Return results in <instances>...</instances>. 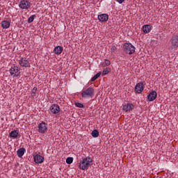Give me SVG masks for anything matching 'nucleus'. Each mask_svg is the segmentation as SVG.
<instances>
[{
	"label": "nucleus",
	"mask_w": 178,
	"mask_h": 178,
	"mask_svg": "<svg viewBox=\"0 0 178 178\" xmlns=\"http://www.w3.org/2000/svg\"><path fill=\"white\" fill-rule=\"evenodd\" d=\"M36 92H37V87H34L32 90L31 97H35Z\"/></svg>",
	"instance_id": "nucleus-26"
},
{
	"label": "nucleus",
	"mask_w": 178,
	"mask_h": 178,
	"mask_svg": "<svg viewBox=\"0 0 178 178\" xmlns=\"http://www.w3.org/2000/svg\"><path fill=\"white\" fill-rule=\"evenodd\" d=\"M142 91H144V83L143 82H139L136 83L135 86V92L141 94Z\"/></svg>",
	"instance_id": "nucleus-8"
},
{
	"label": "nucleus",
	"mask_w": 178,
	"mask_h": 178,
	"mask_svg": "<svg viewBox=\"0 0 178 178\" xmlns=\"http://www.w3.org/2000/svg\"><path fill=\"white\" fill-rule=\"evenodd\" d=\"M134 109V105L133 104L127 103L122 105V111L124 112H130Z\"/></svg>",
	"instance_id": "nucleus-9"
},
{
	"label": "nucleus",
	"mask_w": 178,
	"mask_h": 178,
	"mask_svg": "<svg viewBox=\"0 0 178 178\" xmlns=\"http://www.w3.org/2000/svg\"><path fill=\"white\" fill-rule=\"evenodd\" d=\"M20 73V68H19V67L16 65L11 67V68L10 69V74L13 78L19 77Z\"/></svg>",
	"instance_id": "nucleus-5"
},
{
	"label": "nucleus",
	"mask_w": 178,
	"mask_h": 178,
	"mask_svg": "<svg viewBox=\"0 0 178 178\" xmlns=\"http://www.w3.org/2000/svg\"><path fill=\"white\" fill-rule=\"evenodd\" d=\"M151 25L146 24L143 26V31L145 34H148V33L151 32Z\"/></svg>",
	"instance_id": "nucleus-17"
},
{
	"label": "nucleus",
	"mask_w": 178,
	"mask_h": 178,
	"mask_svg": "<svg viewBox=\"0 0 178 178\" xmlns=\"http://www.w3.org/2000/svg\"><path fill=\"white\" fill-rule=\"evenodd\" d=\"M1 27L2 29H9L10 27V22L8 21V20H4L2 21L1 23Z\"/></svg>",
	"instance_id": "nucleus-15"
},
{
	"label": "nucleus",
	"mask_w": 178,
	"mask_h": 178,
	"mask_svg": "<svg viewBox=\"0 0 178 178\" xmlns=\"http://www.w3.org/2000/svg\"><path fill=\"white\" fill-rule=\"evenodd\" d=\"M99 22H105L109 19V15L108 14H100L97 16Z\"/></svg>",
	"instance_id": "nucleus-11"
},
{
	"label": "nucleus",
	"mask_w": 178,
	"mask_h": 178,
	"mask_svg": "<svg viewBox=\"0 0 178 178\" xmlns=\"http://www.w3.org/2000/svg\"><path fill=\"white\" fill-rule=\"evenodd\" d=\"M76 108H84V105L81 103H75Z\"/></svg>",
	"instance_id": "nucleus-27"
},
{
	"label": "nucleus",
	"mask_w": 178,
	"mask_h": 178,
	"mask_svg": "<svg viewBox=\"0 0 178 178\" xmlns=\"http://www.w3.org/2000/svg\"><path fill=\"white\" fill-rule=\"evenodd\" d=\"M117 2H118V3H122V2H124V0H117Z\"/></svg>",
	"instance_id": "nucleus-29"
},
{
	"label": "nucleus",
	"mask_w": 178,
	"mask_h": 178,
	"mask_svg": "<svg viewBox=\"0 0 178 178\" xmlns=\"http://www.w3.org/2000/svg\"><path fill=\"white\" fill-rule=\"evenodd\" d=\"M19 65L21 67H30V61L26 58H21L19 60Z\"/></svg>",
	"instance_id": "nucleus-7"
},
{
	"label": "nucleus",
	"mask_w": 178,
	"mask_h": 178,
	"mask_svg": "<svg viewBox=\"0 0 178 178\" xmlns=\"http://www.w3.org/2000/svg\"><path fill=\"white\" fill-rule=\"evenodd\" d=\"M101 74H102V73L98 72L97 74H95L92 79H91V81H95L97 80V79L98 77H99V76H101Z\"/></svg>",
	"instance_id": "nucleus-21"
},
{
	"label": "nucleus",
	"mask_w": 178,
	"mask_h": 178,
	"mask_svg": "<svg viewBox=\"0 0 178 178\" xmlns=\"http://www.w3.org/2000/svg\"><path fill=\"white\" fill-rule=\"evenodd\" d=\"M124 51L129 55H133L136 52V47L131 43H124L123 45Z\"/></svg>",
	"instance_id": "nucleus-3"
},
{
	"label": "nucleus",
	"mask_w": 178,
	"mask_h": 178,
	"mask_svg": "<svg viewBox=\"0 0 178 178\" xmlns=\"http://www.w3.org/2000/svg\"><path fill=\"white\" fill-rule=\"evenodd\" d=\"M91 165H92V159L88 156L83 159L82 161H80L79 166L81 170H87V169H88Z\"/></svg>",
	"instance_id": "nucleus-1"
},
{
	"label": "nucleus",
	"mask_w": 178,
	"mask_h": 178,
	"mask_svg": "<svg viewBox=\"0 0 178 178\" xmlns=\"http://www.w3.org/2000/svg\"><path fill=\"white\" fill-rule=\"evenodd\" d=\"M35 163H42L44 157L40 154H35L33 157Z\"/></svg>",
	"instance_id": "nucleus-13"
},
{
	"label": "nucleus",
	"mask_w": 178,
	"mask_h": 178,
	"mask_svg": "<svg viewBox=\"0 0 178 178\" xmlns=\"http://www.w3.org/2000/svg\"><path fill=\"white\" fill-rule=\"evenodd\" d=\"M116 51H118V48L116 47V46L113 45L111 48V54H115L116 52Z\"/></svg>",
	"instance_id": "nucleus-23"
},
{
	"label": "nucleus",
	"mask_w": 178,
	"mask_h": 178,
	"mask_svg": "<svg viewBox=\"0 0 178 178\" xmlns=\"http://www.w3.org/2000/svg\"><path fill=\"white\" fill-rule=\"evenodd\" d=\"M104 62H105L106 66H109L111 65V60H109L108 59H105Z\"/></svg>",
	"instance_id": "nucleus-28"
},
{
	"label": "nucleus",
	"mask_w": 178,
	"mask_h": 178,
	"mask_svg": "<svg viewBox=\"0 0 178 178\" xmlns=\"http://www.w3.org/2000/svg\"><path fill=\"white\" fill-rule=\"evenodd\" d=\"M38 130L40 134H45V133L48 131V124L45 123L44 121L39 123Z\"/></svg>",
	"instance_id": "nucleus-4"
},
{
	"label": "nucleus",
	"mask_w": 178,
	"mask_h": 178,
	"mask_svg": "<svg viewBox=\"0 0 178 178\" xmlns=\"http://www.w3.org/2000/svg\"><path fill=\"white\" fill-rule=\"evenodd\" d=\"M110 70H111V69H109V68L104 69L102 72V76H105V75L108 74V73H109Z\"/></svg>",
	"instance_id": "nucleus-24"
},
{
	"label": "nucleus",
	"mask_w": 178,
	"mask_h": 178,
	"mask_svg": "<svg viewBox=\"0 0 178 178\" xmlns=\"http://www.w3.org/2000/svg\"><path fill=\"white\" fill-rule=\"evenodd\" d=\"M92 136L94 137V138H97V137H99V132L98 131V130L97 129H94L92 131Z\"/></svg>",
	"instance_id": "nucleus-20"
},
{
	"label": "nucleus",
	"mask_w": 178,
	"mask_h": 178,
	"mask_svg": "<svg viewBox=\"0 0 178 178\" xmlns=\"http://www.w3.org/2000/svg\"><path fill=\"white\" fill-rule=\"evenodd\" d=\"M66 163H67V165H71V163H73V157L67 158Z\"/></svg>",
	"instance_id": "nucleus-22"
},
{
	"label": "nucleus",
	"mask_w": 178,
	"mask_h": 178,
	"mask_svg": "<svg viewBox=\"0 0 178 178\" xmlns=\"http://www.w3.org/2000/svg\"><path fill=\"white\" fill-rule=\"evenodd\" d=\"M158 96V94L156 91H152L150 94L147 95V99L148 101L152 102L155 101L156 99V97Z\"/></svg>",
	"instance_id": "nucleus-12"
},
{
	"label": "nucleus",
	"mask_w": 178,
	"mask_h": 178,
	"mask_svg": "<svg viewBox=\"0 0 178 178\" xmlns=\"http://www.w3.org/2000/svg\"><path fill=\"white\" fill-rule=\"evenodd\" d=\"M63 51V47L61 46H57L54 48V52L56 54V55H60L62 52Z\"/></svg>",
	"instance_id": "nucleus-16"
},
{
	"label": "nucleus",
	"mask_w": 178,
	"mask_h": 178,
	"mask_svg": "<svg viewBox=\"0 0 178 178\" xmlns=\"http://www.w3.org/2000/svg\"><path fill=\"white\" fill-rule=\"evenodd\" d=\"M50 111L51 113H54V115H56V113H59V112H60V108L58 104H52L50 106Z\"/></svg>",
	"instance_id": "nucleus-10"
},
{
	"label": "nucleus",
	"mask_w": 178,
	"mask_h": 178,
	"mask_svg": "<svg viewBox=\"0 0 178 178\" xmlns=\"http://www.w3.org/2000/svg\"><path fill=\"white\" fill-rule=\"evenodd\" d=\"M9 136L11 138H17V137H19V130L12 131Z\"/></svg>",
	"instance_id": "nucleus-18"
},
{
	"label": "nucleus",
	"mask_w": 178,
	"mask_h": 178,
	"mask_svg": "<svg viewBox=\"0 0 178 178\" xmlns=\"http://www.w3.org/2000/svg\"><path fill=\"white\" fill-rule=\"evenodd\" d=\"M172 48H178V36L174 35L171 39Z\"/></svg>",
	"instance_id": "nucleus-14"
},
{
	"label": "nucleus",
	"mask_w": 178,
	"mask_h": 178,
	"mask_svg": "<svg viewBox=\"0 0 178 178\" xmlns=\"http://www.w3.org/2000/svg\"><path fill=\"white\" fill-rule=\"evenodd\" d=\"M24 152H26V149L22 147L19 148L17 151V156L19 158H22V156H23V155H24Z\"/></svg>",
	"instance_id": "nucleus-19"
},
{
	"label": "nucleus",
	"mask_w": 178,
	"mask_h": 178,
	"mask_svg": "<svg viewBox=\"0 0 178 178\" xmlns=\"http://www.w3.org/2000/svg\"><path fill=\"white\" fill-rule=\"evenodd\" d=\"M81 95L82 98L85 99H91V98L95 95V89L92 87H89L83 90Z\"/></svg>",
	"instance_id": "nucleus-2"
},
{
	"label": "nucleus",
	"mask_w": 178,
	"mask_h": 178,
	"mask_svg": "<svg viewBox=\"0 0 178 178\" xmlns=\"http://www.w3.org/2000/svg\"><path fill=\"white\" fill-rule=\"evenodd\" d=\"M35 17V15H31L28 19V23H33V22H34Z\"/></svg>",
	"instance_id": "nucleus-25"
},
{
	"label": "nucleus",
	"mask_w": 178,
	"mask_h": 178,
	"mask_svg": "<svg viewBox=\"0 0 178 178\" xmlns=\"http://www.w3.org/2000/svg\"><path fill=\"white\" fill-rule=\"evenodd\" d=\"M30 6H31V3L27 0H22L19 3V8L23 10L30 9Z\"/></svg>",
	"instance_id": "nucleus-6"
}]
</instances>
